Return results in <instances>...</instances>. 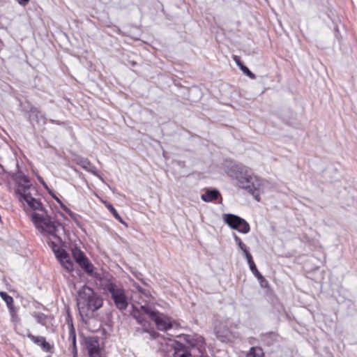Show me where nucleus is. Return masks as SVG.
I'll list each match as a JSON object with an SVG mask.
<instances>
[{
	"instance_id": "f257e3e1",
	"label": "nucleus",
	"mask_w": 357,
	"mask_h": 357,
	"mask_svg": "<svg viewBox=\"0 0 357 357\" xmlns=\"http://www.w3.org/2000/svg\"><path fill=\"white\" fill-rule=\"evenodd\" d=\"M227 174L237 181L238 185L250 193L259 202L260 194L264 192L266 181L255 176L251 169L242 164L231 165Z\"/></svg>"
},
{
	"instance_id": "f03ea898",
	"label": "nucleus",
	"mask_w": 357,
	"mask_h": 357,
	"mask_svg": "<svg viewBox=\"0 0 357 357\" xmlns=\"http://www.w3.org/2000/svg\"><path fill=\"white\" fill-rule=\"evenodd\" d=\"M13 180L15 182L17 187L15 194L20 202H24L33 211L44 212L43 204L39 199L35 197L37 190L31 183L29 178L22 172H17L12 175Z\"/></svg>"
},
{
	"instance_id": "7ed1b4c3",
	"label": "nucleus",
	"mask_w": 357,
	"mask_h": 357,
	"mask_svg": "<svg viewBox=\"0 0 357 357\" xmlns=\"http://www.w3.org/2000/svg\"><path fill=\"white\" fill-rule=\"evenodd\" d=\"M31 220L40 233L50 235L52 237L48 243L51 246L56 258L59 252L61 254L62 252L66 251L63 249H60L57 245V243L61 241L59 233L60 229H63V227L60 223L52 221L45 213L41 214L33 213L31 214Z\"/></svg>"
},
{
	"instance_id": "20e7f679",
	"label": "nucleus",
	"mask_w": 357,
	"mask_h": 357,
	"mask_svg": "<svg viewBox=\"0 0 357 357\" xmlns=\"http://www.w3.org/2000/svg\"><path fill=\"white\" fill-rule=\"evenodd\" d=\"M102 299L93 289L84 286L79 291L77 298V304L80 313L88 314L89 312H94L102 305Z\"/></svg>"
},
{
	"instance_id": "39448f33",
	"label": "nucleus",
	"mask_w": 357,
	"mask_h": 357,
	"mask_svg": "<svg viewBox=\"0 0 357 357\" xmlns=\"http://www.w3.org/2000/svg\"><path fill=\"white\" fill-rule=\"evenodd\" d=\"M105 289L110 294L115 306L119 310H124L127 308L128 305V298L124 289L120 284L107 281L105 285Z\"/></svg>"
},
{
	"instance_id": "423d86ee",
	"label": "nucleus",
	"mask_w": 357,
	"mask_h": 357,
	"mask_svg": "<svg viewBox=\"0 0 357 357\" xmlns=\"http://www.w3.org/2000/svg\"><path fill=\"white\" fill-rule=\"evenodd\" d=\"M141 308L149 315V317L155 322L158 330L167 331L172 327V324L169 318L163 314L151 310L146 305H141Z\"/></svg>"
},
{
	"instance_id": "0eeeda50",
	"label": "nucleus",
	"mask_w": 357,
	"mask_h": 357,
	"mask_svg": "<svg viewBox=\"0 0 357 357\" xmlns=\"http://www.w3.org/2000/svg\"><path fill=\"white\" fill-rule=\"evenodd\" d=\"M222 219L229 227L237 230L240 233L245 234L250 230V225L247 221L238 215L227 213L222 215Z\"/></svg>"
},
{
	"instance_id": "6e6552de",
	"label": "nucleus",
	"mask_w": 357,
	"mask_h": 357,
	"mask_svg": "<svg viewBox=\"0 0 357 357\" xmlns=\"http://www.w3.org/2000/svg\"><path fill=\"white\" fill-rule=\"evenodd\" d=\"M132 316L136 319V321L142 326L144 328V332H148L149 328V323L146 319L145 315H149L146 314L142 308H137V307H132V311L131 312Z\"/></svg>"
},
{
	"instance_id": "1a4fd4ad",
	"label": "nucleus",
	"mask_w": 357,
	"mask_h": 357,
	"mask_svg": "<svg viewBox=\"0 0 357 357\" xmlns=\"http://www.w3.org/2000/svg\"><path fill=\"white\" fill-rule=\"evenodd\" d=\"M61 266L68 271L72 272L73 271V262L70 259L69 255L65 251L61 254L59 252L57 258Z\"/></svg>"
},
{
	"instance_id": "9d476101",
	"label": "nucleus",
	"mask_w": 357,
	"mask_h": 357,
	"mask_svg": "<svg viewBox=\"0 0 357 357\" xmlns=\"http://www.w3.org/2000/svg\"><path fill=\"white\" fill-rule=\"evenodd\" d=\"M68 341L71 344V345L70 347V350L71 353L73 354L74 357H77V345H76V333H75V330L73 327V324H71L69 326Z\"/></svg>"
},
{
	"instance_id": "9b49d317",
	"label": "nucleus",
	"mask_w": 357,
	"mask_h": 357,
	"mask_svg": "<svg viewBox=\"0 0 357 357\" xmlns=\"http://www.w3.org/2000/svg\"><path fill=\"white\" fill-rule=\"evenodd\" d=\"M77 163L83 169L92 173L93 175H98L96 167L93 165L87 158H79L77 160Z\"/></svg>"
},
{
	"instance_id": "f8f14e48",
	"label": "nucleus",
	"mask_w": 357,
	"mask_h": 357,
	"mask_svg": "<svg viewBox=\"0 0 357 357\" xmlns=\"http://www.w3.org/2000/svg\"><path fill=\"white\" fill-rule=\"evenodd\" d=\"M27 337L35 344L40 346L45 351H49L50 344L46 342L45 338L42 336H35L31 333L27 335Z\"/></svg>"
},
{
	"instance_id": "ddd939ff",
	"label": "nucleus",
	"mask_w": 357,
	"mask_h": 357,
	"mask_svg": "<svg viewBox=\"0 0 357 357\" xmlns=\"http://www.w3.org/2000/svg\"><path fill=\"white\" fill-rule=\"evenodd\" d=\"M220 192L218 190H207L201 196L202 199L205 202H213L218 198Z\"/></svg>"
},
{
	"instance_id": "4468645a",
	"label": "nucleus",
	"mask_w": 357,
	"mask_h": 357,
	"mask_svg": "<svg viewBox=\"0 0 357 357\" xmlns=\"http://www.w3.org/2000/svg\"><path fill=\"white\" fill-rule=\"evenodd\" d=\"M233 237L235 241V243L238 246L239 249L242 250V252H243L245 259H247L252 257L247 245L241 241V239L235 233L233 234Z\"/></svg>"
},
{
	"instance_id": "2eb2a0df",
	"label": "nucleus",
	"mask_w": 357,
	"mask_h": 357,
	"mask_svg": "<svg viewBox=\"0 0 357 357\" xmlns=\"http://www.w3.org/2000/svg\"><path fill=\"white\" fill-rule=\"evenodd\" d=\"M85 343L88 353L94 351H98L100 349L98 340L95 337L86 338Z\"/></svg>"
},
{
	"instance_id": "dca6fc26",
	"label": "nucleus",
	"mask_w": 357,
	"mask_h": 357,
	"mask_svg": "<svg viewBox=\"0 0 357 357\" xmlns=\"http://www.w3.org/2000/svg\"><path fill=\"white\" fill-rule=\"evenodd\" d=\"M77 264L88 274H92V273L93 272V266L89 261L86 257L82 258V259L77 262Z\"/></svg>"
},
{
	"instance_id": "f3484780",
	"label": "nucleus",
	"mask_w": 357,
	"mask_h": 357,
	"mask_svg": "<svg viewBox=\"0 0 357 357\" xmlns=\"http://www.w3.org/2000/svg\"><path fill=\"white\" fill-rule=\"evenodd\" d=\"M1 298L5 301L6 305L10 312L13 311V298L9 296L6 292L0 291Z\"/></svg>"
},
{
	"instance_id": "a211bd4d",
	"label": "nucleus",
	"mask_w": 357,
	"mask_h": 357,
	"mask_svg": "<svg viewBox=\"0 0 357 357\" xmlns=\"http://www.w3.org/2000/svg\"><path fill=\"white\" fill-rule=\"evenodd\" d=\"M264 356L263 349L259 347H251L246 354V357H264Z\"/></svg>"
},
{
	"instance_id": "6ab92c4d",
	"label": "nucleus",
	"mask_w": 357,
	"mask_h": 357,
	"mask_svg": "<svg viewBox=\"0 0 357 357\" xmlns=\"http://www.w3.org/2000/svg\"><path fill=\"white\" fill-rule=\"evenodd\" d=\"M105 204L107 208L111 212V213L113 215L116 220H117L121 224L126 225V222L123 220L121 217L118 213L117 211L114 208V206L110 203L105 202Z\"/></svg>"
},
{
	"instance_id": "aec40b11",
	"label": "nucleus",
	"mask_w": 357,
	"mask_h": 357,
	"mask_svg": "<svg viewBox=\"0 0 357 357\" xmlns=\"http://www.w3.org/2000/svg\"><path fill=\"white\" fill-rule=\"evenodd\" d=\"M248 261V264L249 265L250 269L252 274L257 278H261V274L260 272L257 270V266L252 259V257H250V258L246 259Z\"/></svg>"
},
{
	"instance_id": "412c9836",
	"label": "nucleus",
	"mask_w": 357,
	"mask_h": 357,
	"mask_svg": "<svg viewBox=\"0 0 357 357\" xmlns=\"http://www.w3.org/2000/svg\"><path fill=\"white\" fill-rule=\"evenodd\" d=\"M33 317H35L38 324H40L41 325L43 326L46 324L47 317L43 313L34 312Z\"/></svg>"
},
{
	"instance_id": "4be33fe9",
	"label": "nucleus",
	"mask_w": 357,
	"mask_h": 357,
	"mask_svg": "<svg viewBox=\"0 0 357 357\" xmlns=\"http://www.w3.org/2000/svg\"><path fill=\"white\" fill-rule=\"evenodd\" d=\"M72 252H73V258L77 263L79 262V261H81L82 259V258L86 257L84 254L80 250L74 249V250H73Z\"/></svg>"
},
{
	"instance_id": "5701e85b",
	"label": "nucleus",
	"mask_w": 357,
	"mask_h": 357,
	"mask_svg": "<svg viewBox=\"0 0 357 357\" xmlns=\"http://www.w3.org/2000/svg\"><path fill=\"white\" fill-rule=\"evenodd\" d=\"M243 73L244 74H245L248 77H249L250 78L254 79H255V75L254 73H252L249 69L248 67H246L245 65L241 66V68H240Z\"/></svg>"
},
{
	"instance_id": "b1692460",
	"label": "nucleus",
	"mask_w": 357,
	"mask_h": 357,
	"mask_svg": "<svg viewBox=\"0 0 357 357\" xmlns=\"http://www.w3.org/2000/svg\"><path fill=\"white\" fill-rule=\"evenodd\" d=\"M61 208L65 211L71 217H74L75 215V214L71 211L70 210L66 205H64L63 203H61V205H60Z\"/></svg>"
},
{
	"instance_id": "393cba45",
	"label": "nucleus",
	"mask_w": 357,
	"mask_h": 357,
	"mask_svg": "<svg viewBox=\"0 0 357 357\" xmlns=\"http://www.w3.org/2000/svg\"><path fill=\"white\" fill-rule=\"evenodd\" d=\"M261 287H266L268 285V281L261 275V278H257Z\"/></svg>"
},
{
	"instance_id": "a878e982",
	"label": "nucleus",
	"mask_w": 357,
	"mask_h": 357,
	"mask_svg": "<svg viewBox=\"0 0 357 357\" xmlns=\"http://www.w3.org/2000/svg\"><path fill=\"white\" fill-rule=\"evenodd\" d=\"M88 354H89V357H101L100 349H99L98 351L89 352Z\"/></svg>"
},
{
	"instance_id": "bb28decb",
	"label": "nucleus",
	"mask_w": 357,
	"mask_h": 357,
	"mask_svg": "<svg viewBox=\"0 0 357 357\" xmlns=\"http://www.w3.org/2000/svg\"><path fill=\"white\" fill-rule=\"evenodd\" d=\"M234 61L236 62L237 66L241 68V66H243V63L241 61L240 59L237 56H234Z\"/></svg>"
},
{
	"instance_id": "cd10ccee",
	"label": "nucleus",
	"mask_w": 357,
	"mask_h": 357,
	"mask_svg": "<svg viewBox=\"0 0 357 357\" xmlns=\"http://www.w3.org/2000/svg\"><path fill=\"white\" fill-rule=\"evenodd\" d=\"M136 288H137V289L138 290L139 292H140L142 294H144L146 297H148V294H146V292L145 291L144 289H143L139 285L136 286Z\"/></svg>"
},
{
	"instance_id": "c85d7f7f",
	"label": "nucleus",
	"mask_w": 357,
	"mask_h": 357,
	"mask_svg": "<svg viewBox=\"0 0 357 357\" xmlns=\"http://www.w3.org/2000/svg\"><path fill=\"white\" fill-rule=\"evenodd\" d=\"M16 1H17V3L20 5L23 6H26L29 1V0H16Z\"/></svg>"
},
{
	"instance_id": "c756f323",
	"label": "nucleus",
	"mask_w": 357,
	"mask_h": 357,
	"mask_svg": "<svg viewBox=\"0 0 357 357\" xmlns=\"http://www.w3.org/2000/svg\"><path fill=\"white\" fill-rule=\"evenodd\" d=\"M52 197L56 201V202L59 204V205H61V203H62V202L56 196L52 195Z\"/></svg>"
},
{
	"instance_id": "7c9ffc66",
	"label": "nucleus",
	"mask_w": 357,
	"mask_h": 357,
	"mask_svg": "<svg viewBox=\"0 0 357 357\" xmlns=\"http://www.w3.org/2000/svg\"><path fill=\"white\" fill-rule=\"evenodd\" d=\"M39 181H40V182L43 184V185L45 188H47V186L46 183L44 182V181H43L42 178H39Z\"/></svg>"
},
{
	"instance_id": "2f4dec72",
	"label": "nucleus",
	"mask_w": 357,
	"mask_h": 357,
	"mask_svg": "<svg viewBox=\"0 0 357 357\" xmlns=\"http://www.w3.org/2000/svg\"><path fill=\"white\" fill-rule=\"evenodd\" d=\"M198 342L201 344H203L204 343V338L202 337H199L198 338Z\"/></svg>"
},
{
	"instance_id": "473e14b6",
	"label": "nucleus",
	"mask_w": 357,
	"mask_h": 357,
	"mask_svg": "<svg viewBox=\"0 0 357 357\" xmlns=\"http://www.w3.org/2000/svg\"><path fill=\"white\" fill-rule=\"evenodd\" d=\"M216 335L218 337L220 336V334H219V331H216Z\"/></svg>"
},
{
	"instance_id": "72a5a7b5",
	"label": "nucleus",
	"mask_w": 357,
	"mask_h": 357,
	"mask_svg": "<svg viewBox=\"0 0 357 357\" xmlns=\"http://www.w3.org/2000/svg\"><path fill=\"white\" fill-rule=\"evenodd\" d=\"M96 176H98L100 178V179H102V177H100L98 174Z\"/></svg>"
}]
</instances>
